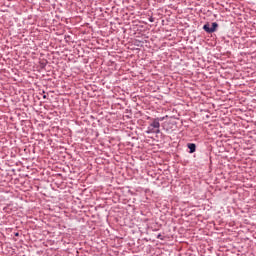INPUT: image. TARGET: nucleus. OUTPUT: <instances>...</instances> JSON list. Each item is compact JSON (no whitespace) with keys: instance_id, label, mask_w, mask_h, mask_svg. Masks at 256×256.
<instances>
[{"instance_id":"nucleus-1","label":"nucleus","mask_w":256,"mask_h":256,"mask_svg":"<svg viewBox=\"0 0 256 256\" xmlns=\"http://www.w3.org/2000/svg\"><path fill=\"white\" fill-rule=\"evenodd\" d=\"M159 127H161V124L159 123L158 118L154 119L153 122L150 124V127H148V130L146 133H160Z\"/></svg>"},{"instance_id":"nucleus-2","label":"nucleus","mask_w":256,"mask_h":256,"mask_svg":"<svg viewBox=\"0 0 256 256\" xmlns=\"http://www.w3.org/2000/svg\"><path fill=\"white\" fill-rule=\"evenodd\" d=\"M188 149L190 150L189 153H195L196 149H197V146L193 143H189L187 145Z\"/></svg>"},{"instance_id":"nucleus-3","label":"nucleus","mask_w":256,"mask_h":256,"mask_svg":"<svg viewBox=\"0 0 256 256\" xmlns=\"http://www.w3.org/2000/svg\"><path fill=\"white\" fill-rule=\"evenodd\" d=\"M218 27H219V24H217V22H213L212 27H210L211 33H215V31H217Z\"/></svg>"},{"instance_id":"nucleus-4","label":"nucleus","mask_w":256,"mask_h":256,"mask_svg":"<svg viewBox=\"0 0 256 256\" xmlns=\"http://www.w3.org/2000/svg\"><path fill=\"white\" fill-rule=\"evenodd\" d=\"M204 31H206V33H211V26L209 24H205L203 26Z\"/></svg>"}]
</instances>
